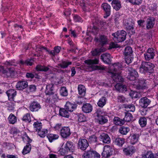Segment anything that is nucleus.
<instances>
[{
  "label": "nucleus",
  "instance_id": "obj_1",
  "mask_svg": "<svg viewBox=\"0 0 158 158\" xmlns=\"http://www.w3.org/2000/svg\"><path fill=\"white\" fill-rule=\"evenodd\" d=\"M122 67V65L118 63L113 64L110 67L111 69L109 71V72L111 74L112 78L115 81L120 82L123 80L120 74L117 72V70Z\"/></svg>",
  "mask_w": 158,
  "mask_h": 158
},
{
  "label": "nucleus",
  "instance_id": "obj_2",
  "mask_svg": "<svg viewBox=\"0 0 158 158\" xmlns=\"http://www.w3.org/2000/svg\"><path fill=\"white\" fill-rule=\"evenodd\" d=\"M0 74L6 78H14L17 76V73L14 67H9L6 69L2 65H0Z\"/></svg>",
  "mask_w": 158,
  "mask_h": 158
},
{
  "label": "nucleus",
  "instance_id": "obj_3",
  "mask_svg": "<svg viewBox=\"0 0 158 158\" xmlns=\"http://www.w3.org/2000/svg\"><path fill=\"white\" fill-rule=\"evenodd\" d=\"M85 64L88 67V69L90 71L94 70H105L106 68L103 66H99L97 65H94V64H97L99 62L98 58H95L94 60H88L85 61Z\"/></svg>",
  "mask_w": 158,
  "mask_h": 158
},
{
  "label": "nucleus",
  "instance_id": "obj_4",
  "mask_svg": "<svg viewBox=\"0 0 158 158\" xmlns=\"http://www.w3.org/2000/svg\"><path fill=\"white\" fill-rule=\"evenodd\" d=\"M107 113L103 110H98L97 112L96 119L98 123L100 124H104L108 121Z\"/></svg>",
  "mask_w": 158,
  "mask_h": 158
},
{
  "label": "nucleus",
  "instance_id": "obj_5",
  "mask_svg": "<svg viewBox=\"0 0 158 158\" xmlns=\"http://www.w3.org/2000/svg\"><path fill=\"white\" fill-rule=\"evenodd\" d=\"M126 32L124 31H118L112 34L114 37L113 40L116 42H121L124 40L126 39Z\"/></svg>",
  "mask_w": 158,
  "mask_h": 158
},
{
  "label": "nucleus",
  "instance_id": "obj_6",
  "mask_svg": "<svg viewBox=\"0 0 158 158\" xmlns=\"http://www.w3.org/2000/svg\"><path fill=\"white\" fill-rule=\"evenodd\" d=\"M154 67V65L153 64L149 62H146L142 64L140 70L142 73L147 71L149 73H152Z\"/></svg>",
  "mask_w": 158,
  "mask_h": 158
},
{
  "label": "nucleus",
  "instance_id": "obj_7",
  "mask_svg": "<svg viewBox=\"0 0 158 158\" xmlns=\"http://www.w3.org/2000/svg\"><path fill=\"white\" fill-rule=\"evenodd\" d=\"M83 157V158H100V155L96 151L89 150L85 151Z\"/></svg>",
  "mask_w": 158,
  "mask_h": 158
},
{
  "label": "nucleus",
  "instance_id": "obj_8",
  "mask_svg": "<svg viewBox=\"0 0 158 158\" xmlns=\"http://www.w3.org/2000/svg\"><path fill=\"white\" fill-rule=\"evenodd\" d=\"M113 150L112 148L109 145H106L103 148V151L102 155L103 157L108 158L112 155Z\"/></svg>",
  "mask_w": 158,
  "mask_h": 158
},
{
  "label": "nucleus",
  "instance_id": "obj_9",
  "mask_svg": "<svg viewBox=\"0 0 158 158\" xmlns=\"http://www.w3.org/2000/svg\"><path fill=\"white\" fill-rule=\"evenodd\" d=\"M78 148L81 150L84 151L89 146V143L85 139H80L78 142Z\"/></svg>",
  "mask_w": 158,
  "mask_h": 158
},
{
  "label": "nucleus",
  "instance_id": "obj_10",
  "mask_svg": "<svg viewBox=\"0 0 158 158\" xmlns=\"http://www.w3.org/2000/svg\"><path fill=\"white\" fill-rule=\"evenodd\" d=\"M60 134L62 138H67L71 134L70 128L68 127H62L60 130Z\"/></svg>",
  "mask_w": 158,
  "mask_h": 158
},
{
  "label": "nucleus",
  "instance_id": "obj_11",
  "mask_svg": "<svg viewBox=\"0 0 158 158\" xmlns=\"http://www.w3.org/2000/svg\"><path fill=\"white\" fill-rule=\"evenodd\" d=\"M28 86V82L25 81H19L16 83V87L19 90H22Z\"/></svg>",
  "mask_w": 158,
  "mask_h": 158
},
{
  "label": "nucleus",
  "instance_id": "obj_12",
  "mask_svg": "<svg viewBox=\"0 0 158 158\" xmlns=\"http://www.w3.org/2000/svg\"><path fill=\"white\" fill-rule=\"evenodd\" d=\"M144 55L145 60H147L153 59L155 55L153 49L151 48H149L147 52Z\"/></svg>",
  "mask_w": 158,
  "mask_h": 158
},
{
  "label": "nucleus",
  "instance_id": "obj_13",
  "mask_svg": "<svg viewBox=\"0 0 158 158\" xmlns=\"http://www.w3.org/2000/svg\"><path fill=\"white\" fill-rule=\"evenodd\" d=\"M145 85V81L144 80L142 79L139 80H136L135 82L134 85L135 86L136 88L138 89H145L146 88Z\"/></svg>",
  "mask_w": 158,
  "mask_h": 158
},
{
  "label": "nucleus",
  "instance_id": "obj_14",
  "mask_svg": "<svg viewBox=\"0 0 158 158\" xmlns=\"http://www.w3.org/2000/svg\"><path fill=\"white\" fill-rule=\"evenodd\" d=\"M99 139L103 143L109 144L110 142V139L108 135L105 133L102 134L99 137Z\"/></svg>",
  "mask_w": 158,
  "mask_h": 158
},
{
  "label": "nucleus",
  "instance_id": "obj_15",
  "mask_svg": "<svg viewBox=\"0 0 158 158\" xmlns=\"http://www.w3.org/2000/svg\"><path fill=\"white\" fill-rule=\"evenodd\" d=\"M128 70L129 73L128 76V78L131 81L135 80V78L138 76L137 72L131 68H129Z\"/></svg>",
  "mask_w": 158,
  "mask_h": 158
},
{
  "label": "nucleus",
  "instance_id": "obj_16",
  "mask_svg": "<svg viewBox=\"0 0 158 158\" xmlns=\"http://www.w3.org/2000/svg\"><path fill=\"white\" fill-rule=\"evenodd\" d=\"M150 102L151 101L146 97L142 98L139 101V105L144 108H146Z\"/></svg>",
  "mask_w": 158,
  "mask_h": 158
},
{
  "label": "nucleus",
  "instance_id": "obj_17",
  "mask_svg": "<svg viewBox=\"0 0 158 158\" xmlns=\"http://www.w3.org/2000/svg\"><path fill=\"white\" fill-rule=\"evenodd\" d=\"M6 93L8 96L9 100L10 101H13L14 98L16 95L17 92L15 89H10L7 91Z\"/></svg>",
  "mask_w": 158,
  "mask_h": 158
},
{
  "label": "nucleus",
  "instance_id": "obj_18",
  "mask_svg": "<svg viewBox=\"0 0 158 158\" xmlns=\"http://www.w3.org/2000/svg\"><path fill=\"white\" fill-rule=\"evenodd\" d=\"M135 148L133 147H128L123 149V151L124 154L127 155H132L135 152Z\"/></svg>",
  "mask_w": 158,
  "mask_h": 158
},
{
  "label": "nucleus",
  "instance_id": "obj_19",
  "mask_svg": "<svg viewBox=\"0 0 158 158\" xmlns=\"http://www.w3.org/2000/svg\"><path fill=\"white\" fill-rule=\"evenodd\" d=\"M82 111L85 113H88L91 112L93 110L92 106L89 103L84 104L82 107Z\"/></svg>",
  "mask_w": 158,
  "mask_h": 158
},
{
  "label": "nucleus",
  "instance_id": "obj_20",
  "mask_svg": "<svg viewBox=\"0 0 158 158\" xmlns=\"http://www.w3.org/2000/svg\"><path fill=\"white\" fill-rule=\"evenodd\" d=\"M76 107V104H72L69 102H67L65 106L66 110L70 112L73 111Z\"/></svg>",
  "mask_w": 158,
  "mask_h": 158
},
{
  "label": "nucleus",
  "instance_id": "obj_21",
  "mask_svg": "<svg viewBox=\"0 0 158 158\" xmlns=\"http://www.w3.org/2000/svg\"><path fill=\"white\" fill-rule=\"evenodd\" d=\"M111 5L113 8L116 11L118 10L121 7L120 2L118 0H113Z\"/></svg>",
  "mask_w": 158,
  "mask_h": 158
},
{
  "label": "nucleus",
  "instance_id": "obj_22",
  "mask_svg": "<svg viewBox=\"0 0 158 158\" xmlns=\"http://www.w3.org/2000/svg\"><path fill=\"white\" fill-rule=\"evenodd\" d=\"M101 58L104 63L109 64L110 62L111 57L109 54L106 53L102 55Z\"/></svg>",
  "mask_w": 158,
  "mask_h": 158
},
{
  "label": "nucleus",
  "instance_id": "obj_23",
  "mask_svg": "<svg viewBox=\"0 0 158 158\" xmlns=\"http://www.w3.org/2000/svg\"><path fill=\"white\" fill-rule=\"evenodd\" d=\"M102 6L106 12L107 16H109L110 12V6L107 3H104L102 4Z\"/></svg>",
  "mask_w": 158,
  "mask_h": 158
},
{
  "label": "nucleus",
  "instance_id": "obj_24",
  "mask_svg": "<svg viewBox=\"0 0 158 158\" xmlns=\"http://www.w3.org/2000/svg\"><path fill=\"white\" fill-rule=\"evenodd\" d=\"M40 107L39 104L36 102L32 103L30 106V110L32 111H38Z\"/></svg>",
  "mask_w": 158,
  "mask_h": 158
},
{
  "label": "nucleus",
  "instance_id": "obj_25",
  "mask_svg": "<svg viewBox=\"0 0 158 158\" xmlns=\"http://www.w3.org/2000/svg\"><path fill=\"white\" fill-rule=\"evenodd\" d=\"M154 19L153 18H148L147 21V28L149 29L152 28L154 24Z\"/></svg>",
  "mask_w": 158,
  "mask_h": 158
},
{
  "label": "nucleus",
  "instance_id": "obj_26",
  "mask_svg": "<svg viewBox=\"0 0 158 158\" xmlns=\"http://www.w3.org/2000/svg\"><path fill=\"white\" fill-rule=\"evenodd\" d=\"M53 85L52 84H50L46 86L45 93L47 94L52 95L54 94L53 93Z\"/></svg>",
  "mask_w": 158,
  "mask_h": 158
},
{
  "label": "nucleus",
  "instance_id": "obj_27",
  "mask_svg": "<svg viewBox=\"0 0 158 158\" xmlns=\"http://www.w3.org/2000/svg\"><path fill=\"white\" fill-rule=\"evenodd\" d=\"M115 87L117 90L120 92H124L127 91L126 86L123 85L121 83L117 84L115 85Z\"/></svg>",
  "mask_w": 158,
  "mask_h": 158
},
{
  "label": "nucleus",
  "instance_id": "obj_28",
  "mask_svg": "<svg viewBox=\"0 0 158 158\" xmlns=\"http://www.w3.org/2000/svg\"><path fill=\"white\" fill-rule=\"evenodd\" d=\"M130 137L131 143L134 144L138 141L139 135L138 134H133L130 135Z\"/></svg>",
  "mask_w": 158,
  "mask_h": 158
},
{
  "label": "nucleus",
  "instance_id": "obj_29",
  "mask_svg": "<svg viewBox=\"0 0 158 158\" xmlns=\"http://www.w3.org/2000/svg\"><path fill=\"white\" fill-rule=\"evenodd\" d=\"M95 40L96 42L100 43L102 45L106 44L107 42V37L104 36H101L99 39L96 38Z\"/></svg>",
  "mask_w": 158,
  "mask_h": 158
},
{
  "label": "nucleus",
  "instance_id": "obj_30",
  "mask_svg": "<svg viewBox=\"0 0 158 158\" xmlns=\"http://www.w3.org/2000/svg\"><path fill=\"white\" fill-rule=\"evenodd\" d=\"M64 145V147H66L68 150L71 152H73L74 150V146L71 142H67Z\"/></svg>",
  "mask_w": 158,
  "mask_h": 158
},
{
  "label": "nucleus",
  "instance_id": "obj_31",
  "mask_svg": "<svg viewBox=\"0 0 158 158\" xmlns=\"http://www.w3.org/2000/svg\"><path fill=\"white\" fill-rule=\"evenodd\" d=\"M106 48H104L102 47L100 49L98 48L96 49L91 52L92 55L93 56H96L99 55L101 52H104L106 50Z\"/></svg>",
  "mask_w": 158,
  "mask_h": 158
},
{
  "label": "nucleus",
  "instance_id": "obj_32",
  "mask_svg": "<svg viewBox=\"0 0 158 158\" xmlns=\"http://www.w3.org/2000/svg\"><path fill=\"white\" fill-rule=\"evenodd\" d=\"M47 137L48 138L49 141L50 142H52L53 140L58 139L59 136L58 135L49 134L48 135Z\"/></svg>",
  "mask_w": 158,
  "mask_h": 158
},
{
  "label": "nucleus",
  "instance_id": "obj_33",
  "mask_svg": "<svg viewBox=\"0 0 158 158\" xmlns=\"http://www.w3.org/2000/svg\"><path fill=\"white\" fill-rule=\"evenodd\" d=\"M8 119L9 123L12 124H14L17 122V117L14 114L11 113L9 115Z\"/></svg>",
  "mask_w": 158,
  "mask_h": 158
},
{
  "label": "nucleus",
  "instance_id": "obj_34",
  "mask_svg": "<svg viewBox=\"0 0 158 158\" xmlns=\"http://www.w3.org/2000/svg\"><path fill=\"white\" fill-rule=\"evenodd\" d=\"M106 99L105 97H102L98 101L97 104L100 107H103L106 104Z\"/></svg>",
  "mask_w": 158,
  "mask_h": 158
},
{
  "label": "nucleus",
  "instance_id": "obj_35",
  "mask_svg": "<svg viewBox=\"0 0 158 158\" xmlns=\"http://www.w3.org/2000/svg\"><path fill=\"white\" fill-rule=\"evenodd\" d=\"M59 114L60 116L68 118L69 114L68 112L65 109H60L59 111Z\"/></svg>",
  "mask_w": 158,
  "mask_h": 158
},
{
  "label": "nucleus",
  "instance_id": "obj_36",
  "mask_svg": "<svg viewBox=\"0 0 158 158\" xmlns=\"http://www.w3.org/2000/svg\"><path fill=\"white\" fill-rule=\"evenodd\" d=\"M125 140L122 138H116L115 140V144L121 147L122 146Z\"/></svg>",
  "mask_w": 158,
  "mask_h": 158
},
{
  "label": "nucleus",
  "instance_id": "obj_37",
  "mask_svg": "<svg viewBox=\"0 0 158 158\" xmlns=\"http://www.w3.org/2000/svg\"><path fill=\"white\" fill-rule=\"evenodd\" d=\"M38 134L39 136L41 137L44 138L45 137L47 134L48 133V131L47 129H44L41 130V129L37 131Z\"/></svg>",
  "mask_w": 158,
  "mask_h": 158
},
{
  "label": "nucleus",
  "instance_id": "obj_38",
  "mask_svg": "<svg viewBox=\"0 0 158 158\" xmlns=\"http://www.w3.org/2000/svg\"><path fill=\"white\" fill-rule=\"evenodd\" d=\"M79 94L82 96H84L85 93V86L82 85H79L78 87Z\"/></svg>",
  "mask_w": 158,
  "mask_h": 158
},
{
  "label": "nucleus",
  "instance_id": "obj_39",
  "mask_svg": "<svg viewBox=\"0 0 158 158\" xmlns=\"http://www.w3.org/2000/svg\"><path fill=\"white\" fill-rule=\"evenodd\" d=\"M119 132L123 135H126L130 131V129L127 127H122L119 129Z\"/></svg>",
  "mask_w": 158,
  "mask_h": 158
},
{
  "label": "nucleus",
  "instance_id": "obj_40",
  "mask_svg": "<svg viewBox=\"0 0 158 158\" xmlns=\"http://www.w3.org/2000/svg\"><path fill=\"white\" fill-rule=\"evenodd\" d=\"M132 51L131 47L128 46L125 48L124 51V54L125 55H126V58L127 57V56H130V55H132Z\"/></svg>",
  "mask_w": 158,
  "mask_h": 158
},
{
  "label": "nucleus",
  "instance_id": "obj_41",
  "mask_svg": "<svg viewBox=\"0 0 158 158\" xmlns=\"http://www.w3.org/2000/svg\"><path fill=\"white\" fill-rule=\"evenodd\" d=\"M114 123L116 125H121L124 124V121L118 117H115L114 119Z\"/></svg>",
  "mask_w": 158,
  "mask_h": 158
},
{
  "label": "nucleus",
  "instance_id": "obj_42",
  "mask_svg": "<svg viewBox=\"0 0 158 158\" xmlns=\"http://www.w3.org/2000/svg\"><path fill=\"white\" fill-rule=\"evenodd\" d=\"M29 146L30 143H27V145L24 147L22 152V153L23 155H26L30 152V149H29Z\"/></svg>",
  "mask_w": 158,
  "mask_h": 158
},
{
  "label": "nucleus",
  "instance_id": "obj_43",
  "mask_svg": "<svg viewBox=\"0 0 158 158\" xmlns=\"http://www.w3.org/2000/svg\"><path fill=\"white\" fill-rule=\"evenodd\" d=\"M139 122L141 127H144L147 124V119L144 117H141L139 120Z\"/></svg>",
  "mask_w": 158,
  "mask_h": 158
},
{
  "label": "nucleus",
  "instance_id": "obj_44",
  "mask_svg": "<svg viewBox=\"0 0 158 158\" xmlns=\"http://www.w3.org/2000/svg\"><path fill=\"white\" fill-rule=\"evenodd\" d=\"M33 126L36 131L41 129L42 127V123L38 121L35 122L33 124Z\"/></svg>",
  "mask_w": 158,
  "mask_h": 158
},
{
  "label": "nucleus",
  "instance_id": "obj_45",
  "mask_svg": "<svg viewBox=\"0 0 158 158\" xmlns=\"http://www.w3.org/2000/svg\"><path fill=\"white\" fill-rule=\"evenodd\" d=\"M22 138L23 141L24 142H27V143H30V137L27 135L26 132H24L23 135L22 137Z\"/></svg>",
  "mask_w": 158,
  "mask_h": 158
},
{
  "label": "nucleus",
  "instance_id": "obj_46",
  "mask_svg": "<svg viewBox=\"0 0 158 158\" xmlns=\"http://www.w3.org/2000/svg\"><path fill=\"white\" fill-rule=\"evenodd\" d=\"M68 151L66 147H64V145H63L59 152L61 155H63L66 153Z\"/></svg>",
  "mask_w": 158,
  "mask_h": 158
},
{
  "label": "nucleus",
  "instance_id": "obj_47",
  "mask_svg": "<svg viewBox=\"0 0 158 158\" xmlns=\"http://www.w3.org/2000/svg\"><path fill=\"white\" fill-rule=\"evenodd\" d=\"M129 94L132 98H137L140 96V94L139 93L134 91H131Z\"/></svg>",
  "mask_w": 158,
  "mask_h": 158
},
{
  "label": "nucleus",
  "instance_id": "obj_48",
  "mask_svg": "<svg viewBox=\"0 0 158 158\" xmlns=\"http://www.w3.org/2000/svg\"><path fill=\"white\" fill-rule=\"evenodd\" d=\"M132 115L130 113H128L126 114L124 119L126 121L129 122L132 120Z\"/></svg>",
  "mask_w": 158,
  "mask_h": 158
},
{
  "label": "nucleus",
  "instance_id": "obj_49",
  "mask_svg": "<svg viewBox=\"0 0 158 158\" xmlns=\"http://www.w3.org/2000/svg\"><path fill=\"white\" fill-rule=\"evenodd\" d=\"M30 117V113H28L25 114L22 119L23 121L26 123H30L29 118Z\"/></svg>",
  "mask_w": 158,
  "mask_h": 158
},
{
  "label": "nucleus",
  "instance_id": "obj_50",
  "mask_svg": "<svg viewBox=\"0 0 158 158\" xmlns=\"http://www.w3.org/2000/svg\"><path fill=\"white\" fill-rule=\"evenodd\" d=\"M130 56L127 55V58H126V55H125V58L126 62L127 64H129L131 63L133 60V57L132 55H130Z\"/></svg>",
  "mask_w": 158,
  "mask_h": 158
},
{
  "label": "nucleus",
  "instance_id": "obj_51",
  "mask_svg": "<svg viewBox=\"0 0 158 158\" xmlns=\"http://www.w3.org/2000/svg\"><path fill=\"white\" fill-rule=\"evenodd\" d=\"M126 110L128 112H134L135 110V107L133 105H130L125 107Z\"/></svg>",
  "mask_w": 158,
  "mask_h": 158
},
{
  "label": "nucleus",
  "instance_id": "obj_52",
  "mask_svg": "<svg viewBox=\"0 0 158 158\" xmlns=\"http://www.w3.org/2000/svg\"><path fill=\"white\" fill-rule=\"evenodd\" d=\"M49 69L47 67H45L44 66L38 65L36 67V69L39 71H46Z\"/></svg>",
  "mask_w": 158,
  "mask_h": 158
},
{
  "label": "nucleus",
  "instance_id": "obj_53",
  "mask_svg": "<svg viewBox=\"0 0 158 158\" xmlns=\"http://www.w3.org/2000/svg\"><path fill=\"white\" fill-rule=\"evenodd\" d=\"M60 94L64 96H66L67 95L68 92L66 88L65 87H62L60 90Z\"/></svg>",
  "mask_w": 158,
  "mask_h": 158
},
{
  "label": "nucleus",
  "instance_id": "obj_54",
  "mask_svg": "<svg viewBox=\"0 0 158 158\" xmlns=\"http://www.w3.org/2000/svg\"><path fill=\"white\" fill-rule=\"evenodd\" d=\"M19 63L22 65L27 66L30 65V59H28L25 61L22 60H20Z\"/></svg>",
  "mask_w": 158,
  "mask_h": 158
},
{
  "label": "nucleus",
  "instance_id": "obj_55",
  "mask_svg": "<svg viewBox=\"0 0 158 158\" xmlns=\"http://www.w3.org/2000/svg\"><path fill=\"white\" fill-rule=\"evenodd\" d=\"M12 131L14 136H16L18 135H19V133H20L19 130L16 127H14L12 129Z\"/></svg>",
  "mask_w": 158,
  "mask_h": 158
},
{
  "label": "nucleus",
  "instance_id": "obj_56",
  "mask_svg": "<svg viewBox=\"0 0 158 158\" xmlns=\"http://www.w3.org/2000/svg\"><path fill=\"white\" fill-rule=\"evenodd\" d=\"M78 120L80 122H85L86 120V118L84 115L81 114L78 116Z\"/></svg>",
  "mask_w": 158,
  "mask_h": 158
},
{
  "label": "nucleus",
  "instance_id": "obj_57",
  "mask_svg": "<svg viewBox=\"0 0 158 158\" xmlns=\"http://www.w3.org/2000/svg\"><path fill=\"white\" fill-rule=\"evenodd\" d=\"M60 47L57 46L55 48L54 51H51L50 53L53 55H54L56 53H57L59 52H60Z\"/></svg>",
  "mask_w": 158,
  "mask_h": 158
},
{
  "label": "nucleus",
  "instance_id": "obj_58",
  "mask_svg": "<svg viewBox=\"0 0 158 158\" xmlns=\"http://www.w3.org/2000/svg\"><path fill=\"white\" fill-rule=\"evenodd\" d=\"M71 63L70 62H63L60 64V66L62 68H65L67 67L68 65L71 64Z\"/></svg>",
  "mask_w": 158,
  "mask_h": 158
},
{
  "label": "nucleus",
  "instance_id": "obj_59",
  "mask_svg": "<svg viewBox=\"0 0 158 158\" xmlns=\"http://www.w3.org/2000/svg\"><path fill=\"white\" fill-rule=\"evenodd\" d=\"M119 47V46L117 44L113 42H112L110 44L109 49H110L114 48H116Z\"/></svg>",
  "mask_w": 158,
  "mask_h": 158
},
{
  "label": "nucleus",
  "instance_id": "obj_60",
  "mask_svg": "<svg viewBox=\"0 0 158 158\" xmlns=\"http://www.w3.org/2000/svg\"><path fill=\"white\" fill-rule=\"evenodd\" d=\"M97 138L96 136L93 135L90 137L89 139V141L91 143H93L96 142L97 141Z\"/></svg>",
  "mask_w": 158,
  "mask_h": 158
},
{
  "label": "nucleus",
  "instance_id": "obj_61",
  "mask_svg": "<svg viewBox=\"0 0 158 158\" xmlns=\"http://www.w3.org/2000/svg\"><path fill=\"white\" fill-rule=\"evenodd\" d=\"M129 2L134 4L139 5L142 2V0H128Z\"/></svg>",
  "mask_w": 158,
  "mask_h": 158
},
{
  "label": "nucleus",
  "instance_id": "obj_62",
  "mask_svg": "<svg viewBox=\"0 0 158 158\" xmlns=\"http://www.w3.org/2000/svg\"><path fill=\"white\" fill-rule=\"evenodd\" d=\"M14 63H15L13 62V61L9 60L6 61L5 63V64L8 67L10 66H15V64H14Z\"/></svg>",
  "mask_w": 158,
  "mask_h": 158
},
{
  "label": "nucleus",
  "instance_id": "obj_63",
  "mask_svg": "<svg viewBox=\"0 0 158 158\" xmlns=\"http://www.w3.org/2000/svg\"><path fill=\"white\" fill-rule=\"evenodd\" d=\"M118 102L123 103L125 101V98L123 96H119L118 97Z\"/></svg>",
  "mask_w": 158,
  "mask_h": 158
},
{
  "label": "nucleus",
  "instance_id": "obj_64",
  "mask_svg": "<svg viewBox=\"0 0 158 158\" xmlns=\"http://www.w3.org/2000/svg\"><path fill=\"white\" fill-rule=\"evenodd\" d=\"M73 19L76 22H82L81 18L80 16L77 15H75L74 16Z\"/></svg>",
  "mask_w": 158,
  "mask_h": 158
}]
</instances>
